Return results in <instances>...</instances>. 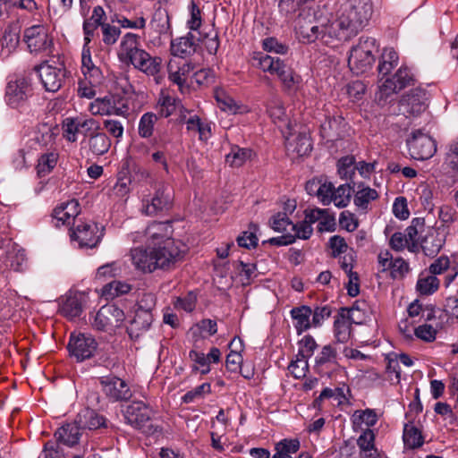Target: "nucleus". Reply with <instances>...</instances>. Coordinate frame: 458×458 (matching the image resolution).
<instances>
[{
    "label": "nucleus",
    "instance_id": "nucleus-19",
    "mask_svg": "<svg viewBox=\"0 0 458 458\" xmlns=\"http://www.w3.org/2000/svg\"><path fill=\"white\" fill-rule=\"evenodd\" d=\"M131 259L136 269L144 273H152L156 270L154 250L148 243V248L137 247L131 250Z\"/></svg>",
    "mask_w": 458,
    "mask_h": 458
},
{
    "label": "nucleus",
    "instance_id": "nucleus-37",
    "mask_svg": "<svg viewBox=\"0 0 458 458\" xmlns=\"http://www.w3.org/2000/svg\"><path fill=\"white\" fill-rule=\"evenodd\" d=\"M252 150L250 148H240L239 146H233L231 151L225 156V161L231 166L240 167L247 160L250 159Z\"/></svg>",
    "mask_w": 458,
    "mask_h": 458
},
{
    "label": "nucleus",
    "instance_id": "nucleus-40",
    "mask_svg": "<svg viewBox=\"0 0 458 458\" xmlns=\"http://www.w3.org/2000/svg\"><path fill=\"white\" fill-rule=\"evenodd\" d=\"M157 122V115L154 113L148 112L144 114L139 122L138 131L139 135L142 138H149L154 131V126Z\"/></svg>",
    "mask_w": 458,
    "mask_h": 458
},
{
    "label": "nucleus",
    "instance_id": "nucleus-29",
    "mask_svg": "<svg viewBox=\"0 0 458 458\" xmlns=\"http://www.w3.org/2000/svg\"><path fill=\"white\" fill-rule=\"evenodd\" d=\"M77 423H79L81 430H95L99 428H105L106 419L91 409H84L76 416Z\"/></svg>",
    "mask_w": 458,
    "mask_h": 458
},
{
    "label": "nucleus",
    "instance_id": "nucleus-17",
    "mask_svg": "<svg viewBox=\"0 0 458 458\" xmlns=\"http://www.w3.org/2000/svg\"><path fill=\"white\" fill-rule=\"evenodd\" d=\"M153 410L141 401H134L126 406L123 416L126 422L136 428H142L151 420Z\"/></svg>",
    "mask_w": 458,
    "mask_h": 458
},
{
    "label": "nucleus",
    "instance_id": "nucleus-12",
    "mask_svg": "<svg viewBox=\"0 0 458 458\" xmlns=\"http://www.w3.org/2000/svg\"><path fill=\"white\" fill-rule=\"evenodd\" d=\"M31 95V87L25 78L10 80L6 85L4 99L6 104L18 108L23 106Z\"/></svg>",
    "mask_w": 458,
    "mask_h": 458
},
{
    "label": "nucleus",
    "instance_id": "nucleus-3",
    "mask_svg": "<svg viewBox=\"0 0 458 458\" xmlns=\"http://www.w3.org/2000/svg\"><path fill=\"white\" fill-rule=\"evenodd\" d=\"M378 50L377 41L373 38L360 37L357 45L350 50L348 65L357 75L367 72L375 63V53Z\"/></svg>",
    "mask_w": 458,
    "mask_h": 458
},
{
    "label": "nucleus",
    "instance_id": "nucleus-8",
    "mask_svg": "<svg viewBox=\"0 0 458 458\" xmlns=\"http://www.w3.org/2000/svg\"><path fill=\"white\" fill-rule=\"evenodd\" d=\"M124 318L123 310L114 304H107L101 307L97 312L92 327L98 331L112 332L121 327Z\"/></svg>",
    "mask_w": 458,
    "mask_h": 458
},
{
    "label": "nucleus",
    "instance_id": "nucleus-57",
    "mask_svg": "<svg viewBox=\"0 0 458 458\" xmlns=\"http://www.w3.org/2000/svg\"><path fill=\"white\" fill-rule=\"evenodd\" d=\"M341 117H327L320 125L322 136L324 138L334 137L338 130Z\"/></svg>",
    "mask_w": 458,
    "mask_h": 458
},
{
    "label": "nucleus",
    "instance_id": "nucleus-16",
    "mask_svg": "<svg viewBox=\"0 0 458 458\" xmlns=\"http://www.w3.org/2000/svg\"><path fill=\"white\" fill-rule=\"evenodd\" d=\"M427 92L421 89H414L405 94L399 102V112L404 116L418 115L427 107Z\"/></svg>",
    "mask_w": 458,
    "mask_h": 458
},
{
    "label": "nucleus",
    "instance_id": "nucleus-62",
    "mask_svg": "<svg viewBox=\"0 0 458 458\" xmlns=\"http://www.w3.org/2000/svg\"><path fill=\"white\" fill-rule=\"evenodd\" d=\"M156 307V296L153 293H144L138 301V308L135 311L152 313Z\"/></svg>",
    "mask_w": 458,
    "mask_h": 458
},
{
    "label": "nucleus",
    "instance_id": "nucleus-30",
    "mask_svg": "<svg viewBox=\"0 0 458 458\" xmlns=\"http://www.w3.org/2000/svg\"><path fill=\"white\" fill-rule=\"evenodd\" d=\"M362 458H379L377 449L375 447V434L372 429L366 428L357 439Z\"/></svg>",
    "mask_w": 458,
    "mask_h": 458
},
{
    "label": "nucleus",
    "instance_id": "nucleus-4",
    "mask_svg": "<svg viewBox=\"0 0 458 458\" xmlns=\"http://www.w3.org/2000/svg\"><path fill=\"white\" fill-rule=\"evenodd\" d=\"M153 194L143 195L141 212L146 216H154L172 208L173 194L170 187L165 182H154Z\"/></svg>",
    "mask_w": 458,
    "mask_h": 458
},
{
    "label": "nucleus",
    "instance_id": "nucleus-52",
    "mask_svg": "<svg viewBox=\"0 0 458 458\" xmlns=\"http://www.w3.org/2000/svg\"><path fill=\"white\" fill-rule=\"evenodd\" d=\"M112 101L108 98H96L89 105V111L93 115H109Z\"/></svg>",
    "mask_w": 458,
    "mask_h": 458
},
{
    "label": "nucleus",
    "instance_id": "nucleus-27",
    "mask_svg": "<svg viewBox=\"0 0 458 458\" xmlns=\"http://www.w3.org/2000/svg\"><path fill=\"white\" fill-rule=\"evenodd\" d=\"M81 144H85L92 155L102 156L110 149L111 140L105 132L98 131L91 133Z\"/></svg>",
    "mask_w": 458,
    "mask_h": 458
},
{
    "label": "nucleus",
    "instance_id": "nucleus-56",
    "mask_svg": "<svg viewBox=\"0 0 458 458\" xmlns=\"http://www.w3.org/2000/svg\"><path fill=\"white\" fill-rule=\"evenodd\" d=\"M317 348V344L314 338L311 335H305L299 342V352L298 356L304 357L309 359L313 355L315 349Z\"/></svg>",
    "mask_w": 458,
    "mask_h": 458
},
{
    "label": "nucleus",
    "instance_id": "nucleus-18",
    "mask_svg": "<svg viewBox=\"0 0 458 458\" xmlns=\"http://www.w3.org/2000/svg\"><path fill=\"white\" fill-rule=\"evenodd\" d=\"M40 81L47 91L56 92L63 85L65 70L47 64H42L38 68Z\"/></svg>",
    "mask_w": 458,
    "mask_h": 458
},
{
    "label": "nucleus",
    "instance_id": "nucleus-11",
    "mask_svg": "<svg viewBox=\"0 0 458 458\" xmlns=\"http://www.w3.org/2000/svg\"><path fill=\"white\" fill-rule=\"evenodd\" d=\"M103 233L98 225L91 221L80 222L72 230V241L77 242L80 248H95L100 242Z\"/></svg>",
    "mask_w": 458,
    "mask_h": 458
},
{
    "label": "nucleus",
    "instance_id": "nucleus-61",
    "mask_svg": "<svg viewBox=\"0 0 458 458\" xmlns=\"http://www.w3.org/2000/svg\"><path fill=\"white\" fill-rule=\"evenodd\" d=\"M339 225L347 232H353L357 229L359 223L355 216L349 211H343L339 217Z\"/></svg>",
    "mask_w": 458,
    "mask_h": 458
},
{
    "label": "nucleus",
    "instance_id": "nucleus-64",
    "mask_svg": "<svg viewBox=\"0 0 458 458\" xmlns=\"http://www.w3.org/2000/svg\"><path fill=\"white\" fill-rule=\"evenodd\" d=\"M329 246L332 250V256L334 258L339 257L348 250V245L342 236L334 235L329 239Z\"/></svg>",
    "mask_w": 458,
    "mask_h": 458
},
{
    "label": "nucleus",
    "instance_id": "nucleus-35",
    "mask_svg": "<svg viewBox=\"0 0 458 458\" xmlns=\"http://www.w3.org/2000/svg\"><path fill=\"white\" fill-rule=\"evenodd\" d=\"M59 312L62 316L73 319L82 312V304L77 296H67L59 306Z\"/></svg>",
    "mask_w": 458,
    "mask_h": 458
},
{
    "label": "nucleus",
    "instance_id": "nucleus-7",
    "mask_svg": "<svg viewBox=\"0 0 458 458\" xmlns=\"http://www.w3.org/2000/svg\"><path fill=\"white\" fill-rule=\"evenodd\" d=\"M64 135L69 142H75L78 140V134L89 136L91 133L100 131L99 122L92 117L78 115L68 117L63 124Z\"/></svg>",
    "mask_w": 458,
    "mask_h": 458
},
{
    "label": "nucleus",
    "instance_id": "nucleus-25",
    "mask_svg": "<svg viewBox=\"0 0 458 458\" xmlns=\"http://www.w3.org/2000/svg\"><path fill=\"white\" fill-rule=\"evenodd\" d=\"M291 318L293 320V326L297 335H301L303 332L309 330L312 325V309L307 305L294 307L290 311Z\"/></svg>",
    "mask_w": 458,
    "mask_h": 458
},
{
    "label": "nucleus",
    "instance_id": "nucleus-45",
    "mask_svg": "<svg viewBox=\"0 0 458 458\" xmlns=\"http://www.w3.org/2000/svg\"><path fill=\"white\" fill-rule=\"evenodd\" d=\"M304 4L303 0H280L278 8L282 16L291 19L296 16V13L301 10Z\"/></svg>",
    "mask_w": 458,
    "mask_h": 458
},
{
    "label": "nucleus",
    "instance_id": "nucleus-53",
    "mask_svg": "<svg viewBox=\"0 0 458 458\" xmlns=\"http://www.w3.org/2000/svg\"><path fill=\"white\" fill-rule=\"evenodd\" d=\"M445 161L451 170L458 172V139L448 145Z\"/></svg>",
    "mask_w": 458,
    "mask_h": 458
},
{
    "label": "nucleus",
    "instance_id": "nucleus-59",
    "mask_svg": "<svg viewBox=\"0 0 458 458\" xmlns=\"http://www.w3.org/2000/svg\"><path fill=\"white\" fill-rule=\"evenodd\" d=\"M263 48L267 52L284 55L288 52V46L278 41L276 38L270 37L263 40Z\"/></svg>",
    "mask_w": 458,
    "mask_h": 458
},
{
    "label": "nucleus",
    "instance_id": "nucleus-36",
    "mask_svg": "<svg viewBox=\"0 0 458 458\" xmlns=\"http://www.w3.org/2000/svg\"><path fill=\"white\" fill-rule=\"evenodd\" d=\"M439 284L437 276L421 273L417 281L416 289L421 295H430L438 290Z\"/></svg>",
    "mask_w": 458,
    "mask_h": 458
},
{
    "label": "nucleus",
    "instance_id": "nucleus-5",
    "mask_svg": "<svg viewBox=\"0 0 458 458\" xmlns=\"http://www.w3.org/2000/svg\"><path fill=\"white\" fill-rule=\"evenodd\" d=\"M157 269H170L181 261L186 252V246L174 239H166L162 244L153 247Z\"/></svg>",
    "mask_w": 458,
    "mask_h": 458
},
{
    "label": "nucleus",
    "instance_id": "nucleus-28",
    "mask_svg": "<svg viewBox=\"0 0 458 458\" xmlns=\"http://www.w3.org/2000/svg\"><path fill=\"white\" fill-rule=\"evenodd\" d=\"M170 51L173 55L182 59L194 54L196 44L193 34L189 32L186 36L171 40Z\"/></svg>",
    "mask_w": 458,
    "mask_h": 458
},
{
    "label": "nucleus",
    "instance_id": "nucleus-48",
    "mask_svg": "<svg viewBox=\"0 0 458 458\" xmlns=\"http://www.w3.org/2000/svg\"><path fill=\"white\" fill-rule=\"evenodd\" d=\"M280 81L287 90H296L301 85L302 79L291 67H288L281 75Z\"/></svg>",
    "mask_w": 458,
    "mask_h": 458
},
{
    "label": "nucleus",
    "instance_id": "nucleus-55",
    "mask_svg": "<svg viewBox=\"0 0 458 458\" xmlns=\"http://www.w3.org/2000/svg\"><path fill=\"white\" fill-rule=\"evenodd\" d=\"M189 357L199 365V367H194V369L199 370L202 375H206L210 371L208 358L206 357L205 353L191 350Z\"/></svg>",
    "mask_w": 458,
    "mask_h": 458
},
{
    "label": "nucleus",
    "instance_id": "nucleus-22",
    "mask_svg": "<svg viewBox=\"0 0 458 458\" xmlns=\"http://www.w3.org/2000/svg\"><path fill=\"white\" fill-rule=\"evenodd\" d=\"M445 242V235L444 231L428 228L426 235L420 241V245L427 256H434L440 251Z\"/></svg>",
    "mask_w": 458,
    "mask_h": 458
},
{
    "label": "nucleus",
    "instance_id": "nucleus-44",
    "mask_svg": "<svg viewBox=\"0 0 458 458\" xmlns=\"http://www.w3.org/2000/svg\"><path fill=\"white\" fill-rule=\"evenodd\" d=\"M355 158L352 156H346L339 159L337 163L338 174L341 178L352 179L355 174Z\"/></svg>",
    "mask_w": 458,
    "mask_h": 458
},
{
    "label": "nucleus",
    "instance_id": "nucleus-50",
    "mask_svg": "<svg viewBox=\"0 0 458 458\" xmlns=\"http://www.w3.org/2000/svg\"><path fill=\"white\" fill-rule=\"evenodd\" d=\"M211 393V385L209 383H203L194 389L188 391L182 397V401L184 403H193L197 399H202L206 394Z\"/></svg>",
    "mask_w": 458,
    "mask_h": 458
},
{
    "label": "nucleus",
    "instance_id": "nucleus-54",
    "mask_svg": "<svg viewBox=\"0 0 458 458\" xmlns=\"http://www.w3.org/2000/svg\"><path fill=\"white\" fill-rule=\"evenodd\" d=\"M159 114L163 117L170 116L175 110V98L162 93L159 97L158 102Z\"/></svg>",
    "mask_w": 458,
    "mask_h": 458
},
{
    "label": "nucleus",
    "instance_id": "nucleus-14",
    "mask_svg": "<svg viewBox=\"0 0 458 458\" xmlns=\"http://www.w3.org/2000/svg\"><path fill=\"white\" fill-rule=\"evenodd\" d=\"M194 68V64L191 62L170 59L167 64L168 80L178 86L181 93H185L189 91L187 79Z\"/></svg>",
    "mask_w": 458,
    "mask_h": 458
},
{
    "label": "nucleus",
    "instance_id": "nucleus-49",
    "mask_svg": "<svg viewBox=\"0 0 458 458\" xmlns=\"http://www.w3.org/2000/svg\"><path fill=\"white\" fill-rule=\"evenodd\" d=\"M100 28L103 43L106 46H112L115 44L121 35L120 28L109 23L101 24Z\"/></svg>",
    "mask_w": 458,
    "mask_h": 458
},
{
    "label": "nucleus",
    "instance_id": "nucleus-39",
    "mask_svg": "<svg viewBox=\"0 0 458 458\" xmlns=\"http://www.w3.org/2000/svg\"><path fill=\"white\" fill-rule=\"evenodd\" d=\"M58 160V153L52 151L41 155L38 158L37 165L38 174L39 176H45L49 174L56 165Z\"/></svg>",
    "mask_w": 458,
    "mask_h": 458
},
{
    "label": "nucleus",
    "instance_id": "nucleus-41",
    "mask_svg": "<svg viewBox=\"0 0 458 458\" xmlns=\"http://www.w3.org/2000/svg\"><path fill=\"white\" fill-rule=\"evenodd\" d=\"M378 198V193L376 190L369 187H363L359 189L354 195V204L361 209H366L370 201Z\"/></svg>",
    "mask_w": 458,
    "mask_h": 458
},
{
    "label": "nucleus",
    "instance_id": "nucleus-46",
    "mask_svg": "<svg viewBox=\"0 0 458 458\" xmlns=\"http://www.w3.org/2000/svg\"><path fill=\"white\" fill-rule=\"evenodd\" d=\"M367 308L368 304L365 301L357 300L351 308H341L339 315L343 318H348L351 323H358L355 318V313H362V315H365Z\"/></svg>",
    "mask_w": 458,
    "mask_h": 458
},
{
    "label": "nucleus",
    "instance_id": "nucleus-20",
    "mask_svg": "<svg viewBox=\"0 0 458 458\" xmlns=\"http://www.w3.org/2000/svg\"><path fill=\"white\" fill-rule=\"evenodd\" d=\"M81 72L84 80H87L92 86H100L104 82V75L98 66L91 58L89 47H83L81 54Z\"/></svg>",
    "mask_w": 458,
    "mask_h": 458
},
{
    "label": "nucleus",
    "instance_id": "nucleus-21",
    "mask_svg": "<svg viewBox=\"0 0 458 458\" xmlns=\"http://www.w3.org/2000/svg\"><path fill=\"white\" fill-rule=\"evenodd\" d=\"M150 35L160 38L161 36H171V24L168 12L162 7L155 10L148 24Z\"/></svg>",
    "mask_w": 458,
    "mask_h": 458
},
{
    "label": "nucleus",
    "instance_id": "nucleus-33",
    "mask_svg": "<svg viewBox=\"0 0 458 458\" xmlns=\"http://www.w3.org/2000/svg\"><path fill=\"white\" fill-rule=\"evenodd\" d=\"M399 55L392 47H386L380 55L377 71L383 76L388 75L397 66Z\"/></svg>",
    "mask_w": 458,
    "mask_h": 458
},
{
    "label": "nucleus",
    "instance_id": "nucleus-10",
    "mask_svg": "<svg viewBox=\"0 0 458 458\" xmlns=\"http://www.w3.org/2000/svg\"><path fill=\"white\" fill-rule=\"evenodd\" d=\"M70 355L78 362L90 359L97 348L96 339L88 334H72L67 345Z\"/></svg>",
    "mask_w": 458,
    "mask_h": 458
},
{
    "label": "nucleus",
    "instance_id": "nucleus-23",
    "mask_svg": "<svg viewBox=\"0 0 458 458\" xmlns=\"http://www.w3.org/2000/svg\"><path fill=\"white\" fill-rule=\"evenodd\" d=\"M173 229L169 221L153 222L145 230V235L148 243L154 245L162 244L166 239H172Z\"/></svg>",
    "mask_w": 458,
    "mask_h": 458
},
{
    "label": "nucleus",
    "instance_id": "nucleus-13",
    "mask_svg": "<svg viewBox=\"0 0 458 458\" xmlns=\"http://www.w3.org/2000/svg\"><path fill=\"white\" fill-rule=\"evenodd\" d=\"M99 383L105 395L111 402L129 400L132 394L127 383L115 376H104L99 377Z\"/></svg>",
    "mask_w": 458,
    "mask_h": 458
},
{
    "label": "nucleus",
    "instance_id": "nucleus-32",
    "mask_svg": "<svg viewBox=\"0 0 458 458\" xmlns=\"http://www.w3.org/2000/svg\"><path fill=\"white\" fill-rule=\"evenodd\" d=\"M286 148L288 153L293 157H303L312 149L311 140L306 133H300Z\"/></svg>",
    "mask_w": 458,
    "mask_h": 458
},
{
    "label": "nucleus",
    "instance_id": "nucleus-60",
    "mask_svg": "<svg viewBox=\"0 0 458 458\" xmlns=\"http://www.w3.org/2000/svg\"><path fill=\"white\" fill-rule=\"evenodd\" d=\"M331 313L332 310L329 306H317L314 310H312L311 317L313 327H320L323 324V322L331 316Z\"/></svg>",
    "mask_w": 458,
    "mask_h": 458
},
{
    "label": "nucleus",
    "instance_id": "nucleus-26",
    "mask_svg": "<svg viewBox=\"0 0 458 458\" xmlns=\"http://www.w3.org/2000/svg\"><path fill=\"white\" fill-rule=\"evenodd\" d=\"M79 423L75 420L73 422L66 423L59 428L55 436L60 443L68 446H73L79 443L80 437L82 435Z\"/></svg>",
    "mask_w": 458,
    "mask_h": 458
},
{
    "label": "nucleus",
    "instance_id": "nucleus-6",
    "mask_svg": "<svg viewBox=\"0 0 458 458\" xmlns=\"http://www.w3.org/2000/svg\"><path fill=\"white\" fill-rule=\"evenodd\" d=\"M23 41L32 54L50 55L53 52V38L44 25H33L23 32Z\"/></svg>",
    "mask_w": 458,
    "mask_h": 458
},
{
    "label": "nucleus",
    "instance_id": "nucleus-34",
    "mask_svg": "<svg viewBox=\"0 0 458 458\" xmlns=\"http://www.w3.org/2000/svg\"><path fill=\"white\" fill-rule=\"evenodd\" d=\"M403 439L405 446L410 449L419 448L424 444L421 430L413 422L404 424Z\"/></svg>",
    "mask_w": 458,
    "mask_h": 458
},
{
    "label": "nucleus",
    "instance_id": "nucleus-9",
    "mask_svg": "<svg viewBox=\"0 0 458 458\" xmlns=\"http://www.w3.org/2000/svg\"><path fill=\"white\" fill-rule=\"evenodd\" d=\"M409 153L413 159L427 160L433 157L437 151L435 140L420 130L411 133L407 140Z\"/></svg>",
    "mask_w": 458,
    "mask_h": 458
},
{
    "label": "nucleus",
    "instance_id": "nucleus-47",
    "mask_svg": "<svg viewBox=\"0 0 458 458\" xmlns=\"http://www.w3.org/2000/svg\"><path fill=\"white\" fill-rule=\"evenodd\" d=\"M131 289V285L126 283L113 281L104 286L103 294L108 298H114L121 294L129 293Z\"/></svg>",
    "mask_w": 458,
    "mask_h": 458
},
{
    "label": "nucleus",
    "instance_id": "nucleus-43",
    "mask_svg": "<svg viewBox=\"0 0 458 458\" xmlns=\"http://www.w3.org/2000/svg\"><path fill=\"white\" fill-rule=\"evenodd\" d=\"M352 192V188L349 183L342 184L335 188L332 202L338 208H344L351 200Z\"/></svg>",
    "mask_w": 458,
    "mask_h": 458
},
{
    "label": "nucleus",
    "instance_id": "nucleus-58",
    "mask_svg": "<svg viewBox=\"0 0 458 458\" xmlns=\"http://www.w3.org/2000/svg\"><path fill=\"white\" fill-rule=\"evenodd\" d=\"M336 357V350L331 344H327L316 357V366H321L329 362H335Z\"/></svg>",
    "mask_w": 458,
    "mask_h": 458
},
{
    "label": "nucleus",
    "instance_id": "nucleus-1",
    "mask_svg": "<svg viewBox=\"0 0 458 458\" xmlns=\"http://www.w3.org/2000/svg\"><path fill=\"white\" fill-rule=\"evenodd\" d=\"M373 13L370 0H347L341 9L330 16L314 11L312 18L299 17L297 34L303 43L319 40L335 47L354 38L368 24Z\"/></svg>",
    "mask_w": 458,
    "mask_h": 458
},
{
    "label": "nucleus",
    "instance_id": "nucleus-51",
    "mask_svg": "<svg viewBox=\"0 0 458 458\" xmlns=\"http://www.w3.org/2000/svg\"><path fill=\"white\" fill-rule=\"evenodd\" d=\"M288 369L295 378L304 377L309 369L308 359L297 354L296 360L290 363Z\"/></svg>",
    "mask_w": 458,
    "mask_h": 458
},
{
    "label": "nucleus",
    "instance_id": "nucleus-15",
    "mask_svg": "<svg viewBox=\"0 0 458 458\" xmlns=\"http://www.w3.org/2000/svg\"><path fill=\"white\" fill-rule=\"evenodd\" d=\"M414 75L407 66H401L392 78H387L379 87L381 98H387L404 88L412 85Z\"/></svg>",
    "mask_w": 458,
    "mask_h": 458
},
{
    "label": "nucleus",
    "instance_id": "nucleus-24",
    "mask_svg": "<svg viewBox=\"0 0 458 458\" xmlns=\"http://www.w3.org/2000/svg\"><path fill=\"white\" fill-rule=\"evenodd\" d=\"M153 321L152 313L135 311L133 318L129 321L127 333L131 339L139 338L143 333L147 332Z\"/></svg>",
    "mask_w": 458,
    "mask_h": 458
},
{
    "label": "nucleus",
    "instance_id": "nucleus-63",
    "mask_svg": "<svg viewBox=\"0 0 458 458\" xmlns=\"http://www.w3.org/2000/svg\"><path fill=\"white\" fill-rule=\"evenodd\" d=\"M237 268L239 269L240 276L244 277V284H250L257 276V266L254 263L239 261Z\"/></svg>",
    "mask_w": 458,
    "mask_h": 458
},
{
    "label": "nucleus",
    "instance_id": "nucleus-2",
    "mask_svg": "<svg viewBox=\"0 0 458 458\" xmlns=\"http://www.w3.org/2000/svg\"><path fill=\"white\" fill-rule=\"evenodd\" d=\"M119 59L131 64L134 68L146 73L156 76L161 70L162 59L158 56H151L140 47V38L134 33H126L120 43L118 51Z\"/></svg>",
    "mask_w": 458,
    "mask_h": 458
},
{
    "label": "nucleus",
    "instance_id": "nucleus-31",
    "mask_svg": "<svg viewBox=\"0 0 458 458\" xmlns=\"http://www.w3.org/2000/svg\"><path fill=\"white\" fill-rule=\"evenodd\" d=\"M80 214V204L76 199H71L65 203H62L54 209L53 216L57 221H61L63 225L70 224V219L73 220Z\"/></svg>",
    "mask_w": 458,
    "mask_h": 458
},
{
    "label": "nucleus",
    "instance_id": "nucleus-38",
    "mask_svg": "<svg viewBox=\"0 0 458 458\" xmlns=\"http://www.w3.org/2000/svg\"><path fill=\"white\" fill-rule=\"evenodd\" d=\"M350 320L346 317H341L339 314L334 322L335 337L337 343H347L351 336Z\"/></svg>",
    "mask_w": 458,
    "mask_h": 458
},
{
    "label": "nucleus",
    "instance_id": "nucleus-42",
    "mask_svg": "<svg viewBox=\"0 0 458 458\" xmlns=\"http://www.w3.org/2000/svg\"><path fill=\"white\" fill-rule=\"evenodd\" d=\"M271 227L276 232L291 233L294 229V223H293L286 213L279 212L273 216L270 220Z\"/></svg>",
    "mask_w": 458,
    "mask_h": 458
}]
</instances>
